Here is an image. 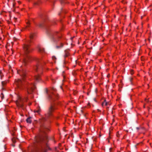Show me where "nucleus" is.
<instances>
[{
	"instance_id": "nucleus-31",
	"label": "nucleus",
	"mask_w": 152,
	"mask_h": 152,
	"mask_svg": "<svg viewBox=\"0 0 152 152\" xmlns=\"http://www.w3.org/2000/svg\"><path fill=\"white\" fill-rule=\"evenodd\" d=\"M97 91V89H96L95 90V92L96 93Z\"/></svg>"
},
{
	"instance_id": "nucleus-27",
	"label": "nucleus",
	"mask_w": 152,
	"mask_h": 152,
	"mask_svg": "<svg viewBox=\"0 0 152 152\" xmlns=\"http://www.w3.org/2000/svg\"><path fill=\"white\" fill-rule=\"evenodd\" d=\"M13 39L14 40H15V41H16V39H17L16 38H15V37H14L13 38Z\"/></svg>"
},
{
	"instance_id": "nucleus-25",
	"label": "nucleus",
	"mask_w": 152,
	"mask_h": 152,
	"mask_svg": "<svg viewBox=\"0 0 152 152\" xmlns=\"http://www.w3.org/2000/svg\"><path fill=\"white\" fill-rule=\"evenodd\" d=\"M62 13V12H64V13H65L66 12L63 9H62V11H61V12Z\"/></svg>"
},
{
	"instance_id": "nucleus-21",
	"label": "nucleus",
	"mask_w": 152,
	"mask_h": 152,
	"mask_svg": "<svg viewBox=\"0 0 152 152\" xmlns=\"http://www.w3.org/2000/svg\"><path fill=\"white\" fill-rule=\"evenodd\" d=\"M52 58L53 60H56V56H53L52 57Z\"/></svg>"
},
{
	"instance_id": "nucleus-4",
	"label": "nucleus",
	"mask_w": 152,
	"mask_h": 152,
	"mask_svg": "<svg viewBox=\"0 0 152 152\" xmlns=\"http://www.w3.org/2000/svg\"><path fill=\"white\" fill-rule=\"evenodd\" d=\"M34 60L36 61L37 64L34 67V69L38 73V74L35 76V79L37 81L39 82L40 80V74L42 72L43 65L40 62L39 59L35 58Z\"/></svg>"
},
{
	"instance_id": "nucleus-34",
	"label": "nucleus",
	"mask_w": 152,
	"mask_h": 152,
	"mask_svg": "<svg viewBox=\"0 0 152 152\" xmlns=\"http://www.w3.org/2000/svg\"><path fill=\"white\" fill-rule=\"evenodd\" d=\"M137 129L138 130L139 129V128L138 127H137Z\"/></svg>"
},
{
	"instance_id": "nucleus-7",
	"label": "nucleus",
	"mask_w": 152,
	"mask_h": 152,
	"mask_svg": "<svg viewBox=\"0 0 152 152\" xmlns=\"http://www.w3.org/2000/svg\"><path fill=\"white\" fill-rule=\"evenodd\" d=\"M28 94H30L35 88L36 87L34 84H28L25 86Z\"/></svg>"
},
{
	"instance_id": "nucleus-6",
	"label": "nucleus",
	"mask_w": 152,
	"mask_h": 152,
	"mask_svg": "<svg viewBox=\"0 0 152 152\" xmlns=\"http://www.w3.org/2000/svg\"><path fill=\"white\" fill-rule=\"evenodd\" d=\"M17 72L22 77V79L24 80V78L26 77L27 73L26 71L25 68L21 66L20 69Z\"/></svg>"
},
{
	"instance_id": "nucleus-2",
	"label": "nucleus",
	"mask_w": 152,
	"mask_h": 152,
	"mask_svg": "<svg viewBox=\"0 0 152 152\" xmlns=\"http://www.w3.org/2000/svg\"><path fill=\"white\" fill-rule=\"evenodd\" d=\"M47 23V20H44L39 23L38 25L40 28H44L46 29V33L49 37L51 41L56 43L61 38V34L58 32L52 31L48 29L46 25Z\"/></svg>"
},
{
	"instance_id": "nucleus-23",
	"label": "nucleus",
	"mask_w": 152,
	"mask_h": 152,
	"mask_svg": "<svg viewBox=\"0 0 152 152\" xmlns=\"http://www.w3.org/2000/svg\"><path fill=\"white\" fill-rule=\"evenodd\" d=\"M39 4V2H34V5H38Z\"/></svg>"
},
{
	"instance_id": "nucleus-33",
	"label": "nucleus",
	"mask_w": 152,
	"mask_h": 152,
	"mask_svg": "<svg viewBox=\"0 0 152 152\" xmlns=\"http://www.w3.org/2000/svg\"><path fill=\"white\" fill-rule=\"evenodd\" d=\"M132 78H130V81H131V80H132Z\"/></svg>"
},
{
	"instance_id": "nucleus-28",
	"label": "nucleus",
	"mask_w": 152,
	"mask_h": 152,
	"mask_svg": "<svg viewBox=\"0 0 152 152\" xmlns=\"http://www.w3.org/2000/svg\"><path fill=\"white\" fill-rule=\"evenodd\" d=\"M45 92H46V93L48 94V90L47 89H46V90H45Z\"/></svg>"
},
{
	"instance_id": "nucleus-29",
	"label": "nucleus",
	"mask_w": 152,
	"mask_h": 152,
	"mask_svg": "<svg viewBox=\"0 0 152 152\" xmlns=\"http://www.w3.org/2000/svg\"><path fill=\"white\" fill-rule=\"evenodd\" d=\"M1 71H0V75H1V78L2 77V75H1Z\"/></svg>"
},
{
	"instance_id": "nucleus-12",
	"label": "nucleus",
	"mask_w": 152,
	"mask_h": 152,
	"mask_svg": "<svg viewBox=\"0 0 152 152\" xmlns=\"http://www.w3.org/2000/svg\"><path fill=\"white\" fill-rule=\"evenodd\" d=\"M108 105H110L109 103L106 102V100H104V102L102 104V106H103L104 105L107 106Z\"/></svg>"
},
{
	"instance_id": "nucleus-22",
	"label": "nucleus",
	"mask_w": 152,
	"mask_h": 152,
	"mask_svg": "<svg viewBox=\"0 0 152 152\" xmlns=\"http://www.w3.org/2000/svg\"><path fill=\"white\" fill-rule=\"evenodd\" d=\"M116 136L117 137H120V134L119 133V132H117Z\"/></svg>"
},
{
	"instance_id": "nucleus-9",
	"label": "nucleus",
	"mask_w": 152,
	"mask_h": 152,
	"mask_svg": "<svg viewBox=\"0 0 152 152\" xmlns=\"http://www.w3.org/2000/svg\"><path fill=\"white\" fill-rule=\"evenodd\" d=\"M27 100V97L25 98V100L26 101ZM24 100V99H23L21 98H20L19 99L18 101L16 102V104L18 106L20 107H22L23 106V102Z\"/></svg>"
},
{
	"instance_id": "nucleus-24",
	"label": "nucleus",
	"mask_w": 152,
	"mask_h": 152,
	"mask_svg": "<svg viewBox=\"0 0 152 152\" xmlns=\"http://www.w3.org/2000/svg\"><path fill=\"white\" fill-rule=\"evenodd\" d=\"M27 24H28V25L26 27V28L29 27V25L30 24V23H29V22H28L27 23Z\"/></svg>"
},
{
	"instance_id": "nucleus-13",
	"label": "nucleus",
	"mask_w": 152,
	"mask_h": 152,
	"mask_svg": "<svg viewBox=\"0 0 152 152\" xmlns=\"http://www.w3.org/2000/svg\"><path fill=\"white\" fill-rule=\"evenodd\" d=\"M65 55H64V57L65 58L68 56L69 55V53L68 52V51L66 50H65Z\"/></svg>"
},
{
	"instance_id": "nucleus-10",
	"label": "nucleus",
	"mask_w": 152,
	"mask_h": 152,
	"mask_svg": "<svg viewBox=\"0 0 152 152\" xmlns=\"http://www.w3.org/2000/svg\"><path fill=\"white\" fill-rule=\"evenodd\" d=\"M16 83L19 88H20L23 85V82L22 80L20 79H19L17 80Z\"/></svg>"
},
{
	"instance_id": "nucleus-38",
	"label": "nucleus",
	"mask_w": 152,
	"mask_h": 152,
	"mask_svg": "<svg viewBox=\"0 0 152 152\" xmlns=\"http://www.w3.org/2000/svg\"><path fill=\"white\" fill-rule=\"evenodd\" d=\"M94 100H95V99H94Z\"/></svg>"
},
{
	"instance_id": "nucleus-8",
	"label": "nucleus",
	"mask_w": 152,
	"mask_h": 152,
	"mask_svg": "<svg viewBox=\"0 0 152 152\" xmlns=\"http://www.w3.org/2000/svg\"><path fill=\"white\" fill-rule=\"evenodd\" d=\"M48 98L51 102H54L58 99L57 94L52 93L51 94H48Z\"/></svg>"
},
{
	"instance_id": "nucleus-3",
	"label": "nucleus",
	"mask_w": 152,
	"mask_h": 152,
	"mask_svg": "<svg viewBox=\"0 0 152 152\" xmlns=\"http://www.w3.org/2000/svg\"><path fill=\"white\" fill-rule=\"evenodd\" d=\"M30 41H26L23 46V48L25 51V55L23 59V62L25 64L31 61L33 58L31 56L28 54L31 52L32 49L30 47L29 43Z\"/></svg>"
},
{
	"instance_id": "nucleus-16",
	"label": "nucleus",
	"mask_w": 152,
	"mask_h": 152,
	"mask_svg": "<svg viewBox=\"0 0 152 152\" xmlns=\"http://www.w3.org/2000/svg\"><path fill=\"white\" fill-rule=\"evenodd\" d=\"M40 111V108H38L37 110H35L34 111V113H37L38 114L39 113Z\"/></svg>"
},
{
	"instance_id": "nucleus-19",
	"label": "nucleus",
	"mask_w": 152,
	"mask_h": 152,
	"mask_svg": "<svg viewBox=\"0 0 152 152\" xmlns=\"http://www.w3.org/2000/svg\"><path fill=\"white\" fill-rule=\"evenodd\" d=\"M7 83V82L5 81H2L1 82V84L2 86H4Z\"/></svg>"
},
{
	"instance_id": "nucleus-20",
	"label": "nucleus",
	"mask_w": 152,
	"mask_h": 152,
	"mask_svg": "<svg viewBox=\"0 0 152 152\" xmlns=\"http://www.w3.org/2000/svg\"><path fill=\"white\" fill-rule=\"evenodd\" d=\"M1 96L2 99H3L4 98V96L3 94V93H1Z\"/></svg>"
},
{
	"instance_id": "nucleus-15",
	"label": "nucleus",
	"mask_w": 152,
	"mask_h": 152,
	"mask_svg": "<svg viewBox=\"0 0 152 152\" xmlns=\"http://www.w3.org/2000/svg\"><path fill=\"white\" fill-rule=\"evenodd\" d=\"M39 122L41 124H42L44 121H46V118H43L42 119H39Z\"/></svg>"
},
{
	"instance_id": "nucleus-1",
	"label": "nucleus",
	"mask_w": 152,
	"mask_h": 152,
	"mask_svg": "<svg viewBox=\"0 0 152 152\" xmlns=\"http://www.w3.org/2000/svg\"><path fill=\"white\" fill-rule=\"evenodd\" d=\"M50 131L45 126H41L38 136L35 137V142L33 146V152H46L49 148L47 133Z\"/></svg>"
},
{
	"instance_id": "nucleus-17",
	"label": "nucleus",
	"mask_w": 152,
	"mask_h": 152,
	"mask_svg": "<svg viewBox=\"0 0 152 152\" xmlns=\"http://www.w3.org/2000/svg\"><path fill=\"white\" fill-rule=\"evenodd\" d=\"M31 117H29L28 118L26 119V121L28 123H31Z\"/></svg>"
},
{
	"instance_id": "nucleus-18",
	"label": "nucleus",
	"mask_w": 152,
	"mask_h": 152,
	"mask_svg": "<svg viewBox=\"0 0 152 152\" xmlns=\"http://www.w3.org/2000/svg\"><path fill=\"white\" fill-rule=\"evenodd\" d=\"M35 34L34 33H31V34L30 35V39H32L34 37V36Z\"/></svg>"
},
{
	"instance_id": "nucleus-35",
	"label": "nucleus",
	"mask_w": 152,
	"mask_h": 152,
	"mask_svg": "<svg viewBox=\"0 0 152 152\" xmlns=\"http://www.w3.org/2000/svg\"><path fill=\"white\" fill-rule=\"evenodd\" d=\"M60 87H61V88H62V87H61V86H60Z\"/></svg>"
},
{
	"instance_id": "nucleus-36",
	"label": "nucleus",
	"mask_w": 152,
	"mask_h": 152,
	"mask_svg": "<svg viewBox=\"0 0 152 152\" xmlns=\"http://www.w3.org/2000/svg\"><path fill=\"white\" fill-rule=\"evenodd\" d=\"M14 5H15L14 4H13V6H14Z\"/></svg>"
},
{
	"instance_id": "nucleus-32",
	"label": "nucleus",
	"mask_w": 152,
	"mask_h": 152,
	"mask_svg": "<svg viewBox=\"0 0 152 152\" xmlns=\"http://www.w3.org/2000/svg\"><path fill=\"white\" fill-rule=\"evenodd\" d=\"M14 18L15 19V20H16L17 18Z\"/></svg>"
},
{
	"instance_id": "nucleus-14",
	"label": "nucleus",
	"mask_w": 152,
	"mask_h": 152,
	"mask_svg": "<svg viewBox=\"0 0 152 152\" xmlns=\"http://www.w3.org/2000/svg\"><path fill=\"white\" fill-rule=\"evenodd\" d=\"M39 51L40 53H43L45 52V49L44 48L42 47H39L38 48Z\"/></svg>"
},
{
	"instance_id": "nucleus-30",
	"label": "nucleus",
	"mask_w": 152,
	"mask_h": 152,
	"mask_svg": "<svg viewBox=\"0 0 152 152\" xmlns=\"http://www.w3.org/2000/svg\"><path fill=\"white\" fill-rule=\"evenodd\" d=\"M131 74H132H132H133V71H132V70L131 71Z\"/></svg>"
},
{
	"instance_id": "nucleus-5",
	"label": "nucleus",
	"mask_w": 152,
	"mask_h": 152,
	"mask_svg": "<svg viewBox=\"0 0 152 152\" xmlns=\"http://www.w3.org/2000/svg\"><path fill=\"white\" fill-rule=\"evenodd\" d=\"M56 109V106L52 104L48 107L47 113L45 114V117L48 118L53 115V113Z\"/></svg>"
},
{
	"instance_id": "nucleus-11",
	"label": "nucleus",
	"mask_w": 152,
	"mask_h": 152,
	"mask_svg": "<svg viewBox=\"0 0 152 152\" xmlns=\"http://www.w3.org/2000/svg\"><path fill=\"white\" fill-rule=\"evenodd\" d=\"M64 46V44L62 43H61L60 45H57L56 46V48L57 49H59L61 48H62Z\"/></svg>"
},
{
	"instance_id": "nucleus-26",
	"label": "nucleus",
	"mask_w": 152,
	"mask_h": 152,
	"mask_svg": "<svg viewBox=\"0 0 152 152\" xmlns=\"http://www.w3.org/2000/svg\"><path fill=\"white\" fill-rule=\"evenodd\" d=\"M60 1L61 4L64 3V0H60Z\"/></svg>"
},
{
	"instance_id": "nucleus-37",
	"label": "nucleus",
	"mask_w": 152,
	"mask_h": 152,
	"mask_svg": "<svg viewBox=\"0 0 152 152\" xmlns=\"http://www.w3.org/2000/svg\"><path fill=\"white\" fill-rule=\"evenodd\" d=\"M71 39H72L73 38H71Z\"/></svg>"
}]
</instances>
